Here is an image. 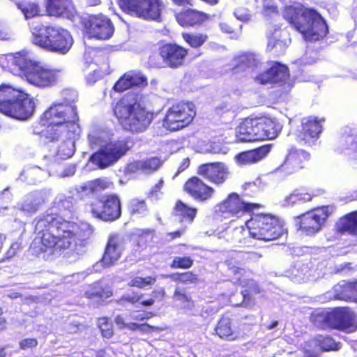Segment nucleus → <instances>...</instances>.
I'll return each mask as SVG.
<instances>
[{
    "instance_id": "nucleus-1",
    "label": "nucleus",
    "mask_w": 357,
    "mask_h": 357,
    "mask_svg": "<svg viewBox=\"0 0 357 357\" xmlns=\"http://www.w3.org/2000/svg\"><path fill=\"white\" fill-rule=\"evenodd\" d=\"M35 229L38 236L31 248L37 255L68 250L77 241L88 240L93 233L92 225L86 222L70 221L59 213L48 212L38 218Z\"/></svg>"
},
{
    "instance_id": "nucleus-2",
    "label": "nucleus",
    "mask_w": 357,
    "mask_h": 357,
    "mask_svg": "<svg viewBox=\"0 0 357 357\" xmlns=\"http://www.w3.org/2000/svg\"><path fill=\"white\" fill-rule=\"evenodd\" d=\"M79 121L73 101L54 102L40 116V123L46 128L40 133L51 142L59 141L64 135L70 139L79 129Z\"/></svg>"
},
{
    "instance_id": "nucleus-3",
    "label": "nucleus",
    "mask_w": 357,
    "mask_h": 357,
    "mask_svg": "<svg viewBox=\"0 0 357 357\" xmlns=\"http://www.w3.org/2000/svg\"><path fill=\"white\" fill-rule=\"evenodd\" d=\"M282 15L305 40L318 41L329 32L326 21L314 8L301 3L288 5L284 8Z\"/></svg>"
},
{
    "instance_id": "nucleus-4",
    "label": "nucleus",
    "mask_w": 357,
    "mask_h": 357,
    "mask_svg": "<svg viewBox=\"0 0 357 357\" xmlns=\"http://www.w3.org/2000/svg\"><path fill=\"white\" fill-rule=\"evenodd\" d=\"M113 112L122 127L133 133L145 131L155 117L153 111L127 97H122L116 102Z\"/></svg>"
},
{
    "instance_id": "nucleus-5",
    "label": "nucleus",
    "mask_w": 357,
    "mask_h": 357,
    "mask_svg": "<svg viewBox=\"0 0 357 357\" xmlns=\"http://www.w3.org/2000/svg\"><path fill=\"white\" fill-rule=\"evenodd\" d=\"M32 43L41 49L64 55L72 48L74 40L66 29L55 25L39 23L33 26Z\"/></svg>"
},
{
    "instance_id": "nucleus-6",
    "label": "nucleus",
    "mask_w": 357,
    "mask_h": 357,
    "mask_svg": "<svg viewBox=\"0 0 357 357\" xmlns=\"http://www.w3.org/2000/svg\"><path fill=\"white\" fill-rule=\"evenodd\" d=\"M35 108L34 100L29 93L8 84L0 86L1 113L24 121L33 114Z\"/></svg>"
},
{
    "instance_id": "nucleus-7",
    "label": "nucleus",
    "mask_w": 357,
    "mask_h": 357,
    "mask_svg": "<svg viewBox=\"0 0 357 357\" xmlns=\"http://www.w3.org/2000/svg\"><path fill=\"white\" fill-rule=\"evenodd\" d=\"M188 54L189 49L176 42L161 43L158 52L149 56L147 65L153 68L179 69L185 66Z\"/></svg>"
},
{
    "instance_id": "nucleus-8",
    "label": "nucleus",
    "mask_w": 357,
    "mask_h": 357,
    "mask_svg": "<svg viewBox=\"0 0 357 357\" xmlns=\"http://www.w3.org/2000/svg\"><path fill=\"white\" fill-rule=\"evenodd\" d=\"M197 116V107L190 100H181L172 103L166 110L162 127L169 132L183 130L193 124Z\"/></svg>"
},
{
    "instance_id": "nucleus-9",
    "label": "nucleus",
    "mask_w": 357,
    "mask_h": 357,
    "mask_svg": "<svg viewBox=\"0 0 357 357\" xmlns=\"http://www.w3.org/2000/svg\"><path fill=\"white\" fill-rule=\"evenodd\" d=\"M310 319L314 325L323 330L330 328L351 333L357 329L354 314L348 307H336L330 312L314 311Z\"/></svg>"
},
{
    "instance_id": "nucleus-10",
    "label": "nucleus",
    "mask_w": 357,
    "mask_h": 357,
    "mask_svg": "<svg viewBox=\"0 0 357 357\" xmlns=\"http://www.w3.org/2000/svg\"><path fill=\"white\" fill-rule=\"evenodd\" d=\"M250 237L263 241H274L284 233L279 219L265 213L255 214L245 222Z\"/></svg>"
},
{
    "instance_id": "nucleus-11",
    "label": "nucleus",
    "mask_w": 357,
    "mask_h": 357,
    "mask_svg": "<svg viewBox=\"0 0 357 357\" xmlns=\"http://www.w3.org/2000/svg\"><path fill=\"white\" fill-rule=\"evenodd\" d=\"M131 147L129 137L110 140L91 155V161L99 168L105 169L126 155Z\"/></svg>"
},
{
    "instance_id": "nucleus-12",
    "label": "nucleus",
    "mask_w": 357,
    "mask_h": 357,
    "mask_svg": "<svg viewBox=\"0 0 357 357\" xmlns=\"http://www.w3.org/2000/svg\"><path fill=\"white\" fill-rule=\"evenodd\" d=\"M119 8L125 14L146 20L160 17L162 0H116Z\"/></svg>"
},
{
    "instance_id": "nucleus-13",
    "label": "nucleus",
    "mask_w": 357,
    "mask_h": 357,
    "mask_svg": "<svg viewBox=\"0 0 357 357\" xmlns=\"http://www.w3.org/2000/svg\"><path fill=\"white\" fill-rule=\"evenodd\" d=\"M261 207L258 203L246 202L237 192H231L215 206L214 214L223 218H239L245 213L253 212Z\"/></svg>"
},
{
    "instance_id": "nucleus-14",
    "label": "nucleus",
    "mask_w": 357,
    "mask_h": 357,
    "mask_svg": "<svg viewBox=\"0 0 357 357\" xmlns=\"http://www.w3.org/2000/svg\"><path fill=\"white\" fill-rule=\"evenodd\" d=\"M93 218L104 222H114L122 215L121 202L117 195H105L90 204Z\"/></svg>"
},
{
    "instance_id": "nucleus-15",
    "label": "nucleus",
    "mask_w": 357,
    "mask_h": 357,
    "mask_svg": "<svg viewBox=\"0 0 357 357\" xmlns=\"http://www.w3.org/2000/svg\"><path fill=\"white\" fill-rule=\"evenodd\" d=\"M332 212L329 206L314 208L298 216L296 225L306 235H314L321 229Z\"/></svg>"
},
{
    "instance_id": "nucleus-16",
    "label": "nucleus",
    "mask_w": 357,
    "mask_h": 357,
    "mask_svg": "<svg viewBox=\"0 0 357 357\" xmlns=\"http://www.w3.org/2000/svg\"><path fill=\"white\" fill-rule=\"evenodd\" d=\"M82 26L89 38L105 40L114 33V26L110 18L101 13L89 15L82 21Z\"/></svg>"
},
{
    "instance_id": "nucleus-17",
    "label": "nucleus",
    "mask_w": 357,
    "mask_h": 357,
    "mask_svg": "<svg viewBox=\"0 0 357 357\" xmlns=\"http://www.w3.org/2000/svg\"><path fill=\"white\" fill-rule=\"evenodd\" d=\"M61 77V70L47 68L36 63L27 74L25 80L36 87L45 89L56 86Z\"/></svg>"
},
{
    "instance_id": "nucleus-18",
    "label": "nucleus",
    "mask_w": 357,
    "mask_h": 357,
    "mask_svg": "<svg viewBox=\"0 0 357 357\" xmlns=\"http://www.w3.org/2000/svg\"><path fill=\"white\" fill-rule=\"evenodd\" d=\"M237 314L231 312L222 314L215 326V334L220 339L227 341H235L242 336L241 324L238 322Z\"/></svg>"
},
{
    "instance_id": "nucleus-19",
    "label": "nucleus",
    "mask_w": 357,
    "mask_h": 357,
    "mask_svg": "<svg viewBox=\"0 0 357 357\" xmlns=\"http://www.w3.org/2000/svg\"><path fill=\"white\" fill-rule=\"evenodd\" d=\"M183 192L194 201L206 203L213 199L215 190L198 176L188 178L183 185Z\"/></svg>"
},
{
    "instance_id": "nucleus-20",
    "label": "nucleus",
    "mask_w": 357,
    "mask_h": 357,
    "mask_svg": "<svg viewBox=\"0 0 357 357\" xmlns=\"http://www.w3.org/2000/svg\"><path fill=\"white\" fill-rule=\"evenodd\" d=\"M197 174L211 183L220 186L227 181L230 172L225 163L212 162L199 165L197 169Z\"/></svg>"
},
{
    "instance_id": "nucleus-21",
    "label": "nucleus",
    "mask_w": 357,
    "mask_h": 357,
    "mask_svg": "<svg viewBox=\"0 0 357 357\" xmlns=\"http://www.w3.org/2000/svg\"><path fill=\"white\" fill-rule=\"evenodd\" d=\"M322 121L314 116L303 118L301 121V129L298 132L297 140L305 145H314L322 132Z\"/></svg>"
},
{
    "instance_id": "nucleus-22",
    "label": "nucleus",
    "mask_w": 357,
    "mask_h": 357,
    "mask_svg": "<svg viewBox=\"0 0 357 357\" xmlns=\"http://www.w3.org/2000/svg\"><path fill=\"white\" fill-rule=\"evenodd\" d=\"M144 295L142 293L133 291L132 294L121 296L116 301V303L122 307H126L129 304L132 306L139 305L142 307H149L156 301H162L166 297V291L164 287L154 289L151 291V297L143 300Z\"/></svg>"
},
{
    "instance_id": "nucleus-23",
    "label": "nucleus",
    "mask_w": 357,
    "mask_h": 357,
    "mask_svg": "<svg viewBox=\"0 0 357 357\" xmlns=\"http://www.w3.org/2000/svg\"><path fill=\"white\" fill-rule=\"evenodd\" d=\"M310 153L303 150H293L288 153L278 170L284 175H289L303 169L310 160Z\"/></svg>"
},
{
    "instance_id": "nucleus-24",
    "label": "nucleus",
    "mask_w": 357,
    "mask_h": 357,
    "mask_svg": "<svg viewBox=\"0 0 357 357\" xmlns=\"http://www.w3.org/2000/svg\"><path fill=\"white\" fill-rule=\"evenodd\" d=\"M175 14L176 22L183 28H194L202 26L209 16L204 11L186 6Z\"/></svg>"
},
{
    "instance_id": "nucleus-25",
    "label": "nucleus",
    "mask_w": 357,
    "mask_h": 357,
    "mask_svg": "<svg viewBox=\"0 0 357 357\" xmlns=\"http://www.w3.org/2000/svg\"><path fill=\"white\" fill-rule=\"evenodd\" d=\"M7 68L13 74L23 77L24 79L27 74L31 70L37 62L31 59L29 56L22 52L8 55L7 58Z\"/></svg>"
},
{
    "instance_id": "nucleus-26",
    "label": "nucleus",
    "mask_w": 357,
    "mask_h": 357,
    "mask_svg": "<svg viewBox=\"0 0 357 357\" xmlns=\"http://www.w3.org/2000/svg\"><path fill=\"white\" fill-rule=\"evenodd\" d=\"M148 78L139 70H129L125 73L114 84L113 89L123 92L133 87L144 88L147 86Z\"/></svg>"
},
{
    "instance_id": "nucleus-27",
    "label": "nucleus",
    "mask_w": 357,
    "mask_h": 357,
    "mask_svg": "<svg viewBox=\"0 0 357 357\" xmlns=\"http://www.w3.org/2000/svg\"><path fill=\"white\" fill-rule=\"evenodd\" d=\"M258 142L275 139L281 127L278 121L267 116H255Z\"/></svg>"
},
{
    "instance_id": "nucleus-28",
    "label": "nucleus",
    "mask_w": 357,
    "mask_h": 357,
    "mask_svg": "<svg viewBox=\"0 0 357 357\" xmlns=\"http://www.w3.org/2000/svg\"><path fill=\"white\" fill-rule=\"evenodd\" d=\"M45 8L50 17L73 19L76 14L73 0H45Z\"/></svg>"
},
{
    "instance_id": "nucleus-29",
    "label": "nucleus",
    "mask_w": 357,
    "mask_h": 357,
    "mask_svg": "<svg viewBox=\"0 0 357 357\" xmlns=\"http://www.w3.org/2000/svg\"><path fill=\"white\" fill-rule=\"evenodd\" d=\"M289 78V72L287 66L276 62L271 68L257 75L255 81L261 84L284 83Z\"/></svg>"
},
{
    "instance_id": "nucleus-30",
    "label": "nucleus",
    "mask_w": 357,
    "mask_h": 357,
    "mask_svg": "<svg viewBox=\"0 0 357 357\" xmlns=\"http://www.w3.org/2000/svg\"><path fill=\"white\" fill-rule=\"evenodd\" d=\"M255 116H248L241 120L236 128V141L241 143L258 142Z\"/></svg>"
},
{
    "instance_id": "nucleus-31",
    "label": "nucleus",
    "mask_w": 357,
    "mask_h": 357,
    "mask_svg": "<svg viewBox=\"0 0 357 357\" xmlns=\"http://www.w3.org/2000/svg\"><path fill=\"white\" fill-rule=\"evenodd\" d=\"M241 284L243 288L241 291L242 301L234 305L252 309L256 304V296L260 294L262 289L259 284L252 279H248Z\"/></svg>"
},
{
    "instance_id": "nucleus-32",
    "label": "nucleus",
    "mask_w": 357,
    "mask_h": 357,
    "mask_svg": "<svg viewBox=\"0 0 357 357\" xmlns=\"http://www.w3.org/2000/svg\"><path fill=\"white\" fill-rule=\"evenodd\" d=\"M273 145L263 144L255 149L239 153L236 159L238 163L248 165L257 163L264 159L271 152Z\"/></svg>"
},
{
    "instance_id": "nucleus-33",
    "label": "nucleus",
    "mask_w": 357,
    "mask_h": 357,
    "mask_svg": "<svg viewBox=\"0 0 357 357\" xmlns=\"http://www.w3.org/2000/svg\"><path fill=\"white\" fill-rule=\"evenodd\" d=\"M122 248L116 235L109 237L101 263L104 267H111L115 265L121 257Z\"/></svg>"
},
{
    "instance_id": "nucleus-34",
    "label": "nucleus",
    "mask_w": 357,
    "mask_h": 357,
    "mask_svg": "<svg viewBox=\"0 0 357 357\" xmlns=\"http://www.w3.org/2000/svg\"><path fill=\"white\" fill-rule=\"evenodd\" d=\"M338 233L357 236V210L341 217L335 224Z\"/></svg>"
},
{
    "instance_id": "nucleus-35",
    "label": "nucleus",
    "mask_w": 357,
    "mask_h": 357,
    "mask_svg": "<svg viewBox=\"0 0 357 357\" xmlns=\"http://www.w3.org/2000/svg\"><path fill=\"white\" fill-rule=\"evenodd\" d=\"M259 63V61L255 54L245 52L235 58V64L232 69L237 73L248 69H255L257 68Z\"/></svg>"
},
{
    "instance_id": "nucleus-36",
    "label": "nucleus",
    "mask_w": 357,
    "mask_h": 357,
    "mask_svg": "<svg viewBox=\"0 0 357 357\" xmlns=\"http://www.w3.org/2000/svg\"><path fill=\"white\" fill-rule=\"evenodd\" d=\"M197 213V209L189 206L181 200H177L174 207V215L178 217L181 222L192 223Z\"/></svg>"
},
{
    "instance_id": "nucleus-37",
    "label": "nucleus",
    "mask_w": 357,
    "mask_h": 357,
    "mask_svg": "<svg viewBox=\"0 0 357 357\" xmlns=\"http://www.w3.org/2000/svg\"><path fill=\"white\" fill-rule=\"evenodd\" d=\"M17 8L22 12L26 19H31L41 15L40 5L28 0H15Z\"/></svg>"
},
{
    "instance_id": "nucleus-38",
    "label": "nucleus",
    "mask_w": 357,
    "mask_h": 357,
    "mask_svg": "<svg viewBox=\"0 0 357 357\" xmlns=\"http://www.w3.org/2000/svg\"><path fill=\"white\" fill-rule=\"evenodd\" d=\"M181 38L192 49H198L208 40V36L204 32H183Z\"/></svg>"
},
{
    "instance_id": "nucleus-39",
    "label": "nucleus",
    "mask_w": 357,
    "mask_h": 357,
    "mask_svg": "<svg viewBox=\"0 0 357 357\" xmlns=\"http://www.w3.org/2000/svg\"><path fill=\"white\" fill-rule=\"evenodd\" d=\"M128 211L131 216L144 217L148 212V206L145 199L133 198L128 203Z\"/></svg>"
},
{
    "instance_id": "nucleus-40",
    "label": "nucleus",
    "mask_w": 357,
    "mask_h": 357,
    "mask_svg": "<svg viewBox=\"0 0 357 357\" xmlns=\"http://www.w3.org/2000/svg\"><path fill=\"white\" fill-rule=\"evenodd\" d=\"M317 346L322 351H336L342 348V343L329 335H319L316 337Z\"/></svg>"
},
{
    "instance_id": "nucleus-41",
    "label": "nucleus",
    "mask_w": 357,
    "mask_h": 357,
    "mask_svg": "<svg viewBox=\"0 0 357 357\" xmlns=\"http://www.w3.org/2000/svg\"><path fill=\"white\" fill-rule=\"evenodd\" d=\"M112 185V182H109L104 178H98L88 181L85 184L80 186L82 192L93 193L98 190H104L109 188Z\"/></svg>"
},
{
    "instance_id": "nucleus-42",
    "label": "nucleus",
    "mask_w": 357,
    "mask_h": 357,
    "mask_svg": "<svg viewBox=\"0 0 357 357\" xmlns=\"http://www.w3.org/2000/svg\"><path fill=\"white\" fill-rule=\"evenodd\" d=\"M337 295L344 300L355 298L357 300V281L347 282L340 286V289L336 290Z\"/></svg>"
},
{
    "instance_id": "nucleus-43",
    "label": "nucleus",
    "mask_w": 357,
    "mask_h": 357,
    "mask_svg": "<svg viewBox=\"0 0 357 357\" xmlns=\"http://www.w3.org/2000/svg\"><path fill=\"white\" fill-rule=\"evenodd\" d=\"M97 326L104 338L110 339L114 335V326L107 317H100L97 319Z\"/></svg>"
},
{
    "instance_id": "nucleus-44",
    "label": "nucleus",
    "mask_w": 357,
    "mask_h": 357,
    "mask_svg": "<svg viewBox=\"0 0 357 357\" xmlns=\"http://www.w3.org/2000/svg\"><path fill=\"white\" fill-rule=\"evenodd\" d=\"M157 278L153 275L146 277L136 276L131 279L128 285L130 287H135L139 289H145L147 287H151L156 282Z\"/></svg>"
},
{
    "instance_id": "nucleus-45",
    "label": "nucleus",
    "mask_w": 357,
    "mask_h": 357,
    "mask_svg": "<svg viewBox=\"0 0 357 357\" xmlns=\"http://www.w3.org/2000/svg\"><path fill=\"white\" fill-rule=\"evenodd\" d=\"M171 278L176 282L182 284H196L199 282V277L192 271L176 273L171 275Z\"/></svg>"
},
{
    "instance_id": "nucleus-46",
    "label": "nucleus",
    "mask_w": 357,
    "mask_h": 357,
    "mask_svg": "<svg viewBox=\"0 0 357 357\" xmlns=\"http://www.w3.org/2000/svg\"><path fill=\"white\" fill-rule=\"evenodd\" d=\"M139 161L142 172L146 174H151L158 170L162 164V161L158 157H151Z\"/></svg>"
},
{
    "instance_id": "nucleus-47",
    "label": "nucleus",
    "mask_w": 357,
    "mask_h": 357,
    "mask_svg": "<svg viewBox=\"0 0 357 357\" xmlns=\"http://www.w3.org/2000/svg\"><path fill=\"white\" fill-rule=\"evenodd\" d=\"M194 264V260L190 256L175 257L169 266L172 269H189Z\"/></svg>"
},
{
    "instance_id": "nucleus-48",
    "label": "nucleus",
    "mask_w": 357,
    "mask_h": 357,
    "mask_svg": "<svg viewBox=\"0 0 357 357\" xmlns=\"http://www.w3.org/2000/svg\"><path fill=\"white\" fill-rule=\"evenodd\" d=\"M227 269L234 275H243L246 270L236 257H229L225 261Z\"/></svg>"
},
{
    "instance_id": "nucleus-49",
    "label": "nucleus",
    "mask_w": 357,
    "mask_h": 357,
    "mask_svg": "<svg viewBox=\"0 0 357 357\" xmlns=\"http://www.w3.org/2000/svg\"><path fill=\"white\" fill-rule=\"evenodd\" d=\"M220 28L223 33L235 35L241 31L242 26L234 20H227L220 23Z\"/></svg>"
},
{
    "instance_id": "nucleus-50",
    "label": "nucleus",
    "mask_w": 357,
    "mask_h": 357,
    "mask_svg": "<svg viewBox=\"0 0 357 357\" xmlns=\"http://www.w3.org/2000/svg\"><path fill=\"white\" fill-rule=\"evenodd\" d=\"M281 30L280 29H275L273 31L270 33L267 36V49L271 51L278 45L282 44L283 42L281 40Z\"/></svg>"
},
{
    "instance_id": "nucleus-51",
    "label": "nucleus",
    "mask_w": 357,
    "mask_h": 357,
    "mask_svg": "<svg viewBox=\"0 0 357 357\" xmlns=\"http://www.w3.org/2000/svg\"><path fill=\"white\" fill-rule=\"evenodd\" d=\"M173 296L182 303L193 305L194 301L190 295L188 294L183 289L176 287L174 291Z\"/></svg>"
},
{
    "instance_id": "nucleus-52",
    "label": "nucleus",
    "mask_w": 357,
    "mask_h": 357,
    "mask_svg": "<svg viewBox=\"0 0 357 357\" xmlns=\"http://www.w3.org/2000/svg\"><path fill=\"white\" fill-rule=\"evenodd\" d=\"M85 297L89 299H94L98 298L101 299L105 297H107L109 295H107V292L105 291L103 288L99 289H93L85 291L84 293Z\"/></svg>"
},
{
    "instance_id": "nucleus-53",
    "label": "nucleus",
    "mask_w": 357,
    "mask_h": 357,
    "mask_svg": "<svg viewBox=\"0 0 357 357\" xmlns=\"http://www.w3.org/2000/svg\"><path fill=\"white\" fill-rule=\"evenodd\" d=\"M36 338H24L19 342V347L22 350H31L38 346Z\"/></svg>"
},
{
    "instance_id": "nucleus-54",
    "label": "nucleus",
    "mask_w": 357,
    "mask_h": 357,
    "mask_svg": "<svg viewBox=\"0 0 357 357\" xmlns=\"http://www.w3.org/2000/svg\"><path fill=\"white\" fill-rule=\"evenodd\" d=\"M312 197L313 195L308 192H302L291 195V198H293L294 201H297L300 203L310 202L312 201Z\"/></svg>"
},
{
    "instance_id": "nucleus-55",
    "label": "nucleus",
    "mask_w": 357,
    "mask_h": 357,
    "mask_svg": "<svg viewBox=\"0 0 357 357\" xmlns=\"http://www.w3.org/2000/svg\"><path fill=\"white\" fill-rule=\"evenodd\" d=\"M164 181L162 179H160L157 183H155L149 191L148 197H156L158 195V193L160 192L163 186Z\"/></svg>"
},
{
    "instance_id": "nucleus-56",
    "label": "nucleus",
    "mask_w": 357,
    "mask_h": 357,
    "mask_svg": "<svg viewBox=\"0 0 357 357\" xmlns=\"http://www.w3.org/2000/svg\"><path fill=\"white\" fill-rule=\"evenodd\" d=\"M162 328L159 326H151L148 323H142L139 325V331L142 333H152L160 331Z\"/></svg>"
},
{
    "instance_id": "nucleus-57",
    "label": "nucleus",
    "mask_w": 357,
    "mask_h": 357,
    "mask_svg": "<svg viewBox=\"0 0 357 357\" xmlns=\"http://www.w3.org/2000/svg\"><path fill=\"white\" fill-rule=\"evenodd\" d=\"M126 171L129 173H135L138 171L142 172V167L140 165V161L136 160L130 164L126 167Z\"/></svg>"
},
{
    "instance_id": "nucleus-58",
    "label": "nucleus",
    "mask_w": 357,
    "mask_h": 357,
    "mask_svg": "<svg viewBox=\"0 0 357 357\" xmlns=\"http://www.w3.org/2000/svg\"><path fill=\"white\" fill-rule=\"evenodd\" d=\"M58 155L63 159H66L71 157L73 155V151L72 149H67L66 151H65V149L63 146H59L58 149Z\"/></svg>"
},
{
    "instance_id": "nucleus-59",
    "label": "nucleus",
    "mask_w": 357,
    "mask_h": 357,
    "mask_svg": "<svg viewBox=\"0 0 357 357\" xmlns=\"http://www.w3.org/2000/svg\"><path fill=\"white\" fill-rule=\"evenodd\" d=\"M114 323L121 330L126 328L128 323L126 322L124 317L121 314H118L114 318Z\"/></svg>"
},
{
    "instance_id": "nucleus-60",
    "label": "nucleus",
    "mask_w": 357,
    "mask_h": 357,
    "mask_svg": "<svg viewBox=\"0 0 357 357\" xmlns=\"http://www.w3.org/2000/svg\"><path fill=\"white\" fill-rule=\"evenodd\" d=\"M172 3L178 7L193 6L194 0H171Z\"/></svg>"
},
{
    "instance_id": "nucleus-61",
    "label": "nucleus",
    "mask_w": 357,
    "mask_h": 357,
    "mask_svg": "<svg viewBox=\"0 0 357 357\" xmlns=\"http://www.w3.org/2000/svg\"><path fill=\"white\" fill-rule=\"evenodd\" d=\"M185 233V229H181L175 231L168 232L167 236L169 238L170 241L180 238Z\"/></svg>"
},
{
    "instance_id": "nucleus-62",
    "label": "nucleus",
    "mask_w": 357,
    "mask_h": 357,
    "mask_svg": "<svg viewBox=\"0 0 357 357\" xmlns=\"http://www.w3.org/2000/svg\"><path fill=\"white\" fill-rule=\"evenodd\" d=\"M99 77L100 75L98 73L93 71L87 75L86 79L89 83H94L99 79Z\"/></svg>"
},
{
    "instance_id": "nucleus-63",
    "label": "nucleus",
    "mask_w": 357,
    "mask_h": 357,
    "mask_svg": "<svg viewBox=\"0 0 357 357\" xmlns=\"http://www.w3.org/2000/svg\"><path fill=\"white\" fill-rule=\"evenodd\" d=\"M190 165V160L189 158H184L182 162H181L178 168V172H183L184 170H185Z\"/></svg>"
},
{
    "instance_id": "nucleus-64",
    "label": "nucleus",
    "mask_w": 357,
    "mask_h": 357,
    "mask_svg": "<svg viewBox=\"0 0 357 357\" xmlns=\"http://www.w3.org/2000/svg\"><path fill=\"white\" fill-rule=\"evenodd\" d=\"M303 353V357H319L318 354L313 350L304 349Z\"/></svg>"
}]
</instances>
